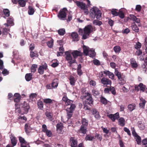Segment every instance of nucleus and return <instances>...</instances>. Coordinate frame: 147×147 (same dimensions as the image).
Segmentation results:
<instances>
[{
  "instance_id": "16",
  "label": "nucleus",
  "mask_w": 147,
  "mask_h": 147,
  "mask_svg": "<svg viewBox=\"0 0 147 147\" xmlns=\"http://www.w3.org/2000/svg\"><path fill=\"white\" fill-rule=\"evenodd\" d=\"M11 139V142L12 144L13 147L15 146L17 144V140L16 137L14 136H11L10 137Z\"/></svg>"
},
{
  "instance_id": "23",
  "label": "nucleus",
  "mask_w": 147,
  "mask_h": 147,
  "mask_svg": "<svg viewBox=\"0 0 147 147\" xmlns=\"http://www.w3.org/2000/svg\"><path fill=\"white\" fill-rule=\"evenodd\" d=\"M104 73L106 75L109 76V77L111 79L113 80L114 78V76L113 74L109 71H104Z\"/></svg>"
},
{
  "instance_id": "56",
  "label": "nucleus",
  "mask_w": 147,
  "mask_h": 147,
  "mask_svg": "<svg viewBox=\"0 0 147 147\" xmlns=\"http://www.w3.org/2000/svg\"><path fill=\"white\" fill-rule=\"evenodd\" d=\"M118 13L119 14L118 16H119L121 18L123 19L124 18V14L121 11H119L118 12Z\"/></svg>"
},
{
  "instance_id": "54",
  "label": "nucleus",
  "mask_w": 147,
  "mask_h": 147,
  "mask_svg": "<svg viewBox=\"0 0 147 147\" xmlns=\"http://www.w3.org/2000/svg\"><path fill=\"white\" fill-rule=\"evenodd\" d=\"M116 10L117 9H113L111 10V11L112 14L114 16H118L119 14L118 12L116 11Z\"/></svg>"
},
{
  "instance_id": "63",
  "label": "nucleus",
  "mask_w": 147,
  "mask_h": 147,
  "mask_svg": "<svg viewBox=\"0 0 147 147\" xmlns=\"http://www.w3.org/2000/svg\"><path fill=\"white\" fill-rule=\"evenodd\" d=\"M99 94V92L95 90H92V94L95 96H97Z\"/></svg>"
},
{
  "instance_id": "21",
  "label": "nucleus",
  "mask_w": 147,
  "mask_h": 147,
  "mask_svg": "<svg viewBox=\"0 0 147 147\" xmlns=\"http://www.w3.org/2000/svg\"><path fill=\"white\" fill-rule=\"evenodd\" d=\"M83 52L84 55L87 56L88 55L89 51V48L86 46L84 45L83 47Z\"/></svg>"
},
{
  "instance_id": "12",
  "label": "nucleus",
  "mask_w": 147,
  "mask_h": 147,
  "mask_svg": "<svg viewBox=\"0 0 147 147\" xmlns=\"http://www.w3.org/2000/svg\"><path fill=\"white\" fill-rule=\"evenodd\" d=\"M107 116L113 121H114L115 119H118L119 117L118 113H116L114 115L111 114L108 115Z\"/></svg>"
},
{
  "instance_id": "2",
  "label": "nucleus",
  "mask_w": 147,
  "mask_h": 147,
  "mask_svg": "<svg viewBox=\"0 0 147 147\" xmlns=\"http://www.w3.org/2000/svg\"><path fill=\"white\" fill-rule=\"evenodd\" d=\"M91 25H88L85 26L84 30L81 28L79 29L78 32L80 35L82 36V39H86L89 37L91 33Z\"/></svg>"
},
{
  "instance_id": "18",
  "label": "nucleus",
  "mask_w": 147,
  "mask_h": 147,
  "mask_svg": "<svg viewBox=\"0 0 147 147\" xmlns=\"http://www.w3.org/2000/svg\"><path fill=\"white\" fill-rule=\"evenodd\" d=\"M28 14L30 15H33L35 11L34 8L32 6H29L28 7Z\"/></svg>"
},
{
  "instance_id": "6",
  "label": "nucleus",
  "mask_w": 147,
  "mask_h": 147,
  "mask_svg": "<svg viewBox=\"0 0 147 147\" xmlns=\"http://www.w3.org/2000/svg\"><path fill=\"white\" fill-rule=\"evenodd\" d=\"M92 11L94 12L96 18L100 20L101 18L102 15L100 11L96 7H92Z\"/></svg>"
},
{
  "instance_id": "49",
  "label": "nucleus",
  "mask_w": 147,
  "mask_h": 147,
  "mask_svg": "<svg viewBox=\"0 0 147 147\" xmlns=\"http://www.w3.org/2000/svg\"><path fill=\"white\" fill-rule=\"evenodd\" d=\"M93 63L94 64L97 66H98L100 65V61L95 59H94L93 60Z\"/></svg>"
},
{
  "instance_id": "64",
  "label": "nucleus",
  "mask_w": 147,
  "mask_h": 147,
  "mask_svg": "<svg viewBox=\"0 0 147 147\" xmlns=\"http://www.w3.org/2000/svg\"><path fill=\"white\" fill-rule=\"evenodd\" d=\"M124 130L127 133V134L130 136V135H131V133H130V130H129V129H128L127 128V127H124Z\"/></svg>"
},
{
  "instance_id": "19",
  "label": "nucleus",
  "mask_w": 147,
  "mask_h": 147,
  "mask_svg": "<svg viewBox=\"0 0 147 147\" xmlns=\"http://www.w3.org/2000/svg\"><path fill=\"white\" fill-rule=\"evenodd\" d=\"M92 114L96 119H98L100 118V117L99 115V112L97 111L96 109H94L92 111Z\"/></svg>"
},
{
  "instance_id": "38",
  "label": "nucleus",
  "mask_w": 147,
  "mask_h": 147,
  "mask_svg": "<svg viewBox=\"0 0 147 147\" xmlns=\"http://www.w3.org/2000/svg\"><path fill=\"white\" fill-rule=\"evenodd\" d=\"M119 122L120 125L123 126L125 125V120L123 118H121L119 120Z\"/></svg>"
},
{
  "instance_id": "58",
  "label": "nucleus",
  "mask_w": 147,
  "mask_h": 147,
  "mask_svg": "<svg viewBox=\"0 0 147 147\" xmlns=\"http://www.w3.org/2000/svg\"><path fill=\"white\" fill-rule=\"evenodd\" d=\"M110 91H111L112 93L114 95H115L116 94V92H115V88L111 86L110 88Z\"/></svg>"
},
{
  "instance_id": "46",
  "label": "nucleus",
  "mask_w": 147,
  "mask_h": 147,
  "mask_svg": "<svg viewBox=\"0 0 147 147\" xmlns=\"http://www.w3.org/2000/svg\"><path fill=\"white\" fill-rule=\"evenodd\" d=\"M93 24L95 25H98L100 26L102 24V22L97 20H94L93 22Z\"/></svg>"
},
{
  "instance_id": "20",
  "label": "nucleus",
  "mask_w": 147,
  "mask_h": 147,
  "mask_svg": "<svg viewBox=\"0 0 147 147\" xmlns=\"http://www.w3.org/2000/svg\"><path fill=\"white\" fill-rule=\"evenodd\" d=\"M78 131L80 133H82L84 134H86L87 131V127L81 125Z\"/></svg>"
},
{
  "instance_id": "17",
  "label": "nucleus",
  "mask_w": 147,
  "mask_h": 147,
  "mask_svg": "<svg viewBox=\"0 0 147 147\" xmlns=\"http://www.w3.org/2000/svg\"><path fill=\"white\" fill-rule=\"evenodd\" d=\"M72 39L74 41H78L79 40L78 34L76 32H73L71 34Z\"/></svg>"
},
{
  "instance_id": "34",
  "label": "nucleus",
  "mask_w": 147,
  "mask_h": 147,
  "mask_svg": "<svg viewBox=\"0 0 147 147\" xmlns=\"http://www.w3.org/2000/svg\"><path fill=\"white\" fill-rule=\"evenodd\" d=\"M13 19L11 16L7 20V23L9 24L10 25L12 26L14 25L13 22Z\"/></svg>"
},
{
  "instance_id": "53",
  "label": "nucleus",
  "mask_w": 147,
  "mask_h": 147,
  "mask_svg": "<svg viewBox=\"0 0 147 147\" xmlns=\"http://www.w3.org/2000/svg\"><path fill=\"white\" fill-rule=\"evenodd\" d=\"M101 102L103 104L106 105L107 103V100L105 98L102 97L100 99Z\"/></svg>"
},
{
  "instance_id": "30",
  "label": "nucleus",
  "mask_w": 147,
  "mask_h": 147,
  "mask_svg": "<svg viewBox=\"0 0 147 147\" xmlns=\"http://www.w3.org/2000/svg\"><path fill=\"white\" fill-rule=\"evenodd\" d=\"M58 81L56 79L53 80L52 84L51 86L53 88H56L58 86Z\"/></svg>"
},
{
  "instance_id": "33",
  "label": "nucleus",
  "mask_w": 147,
  "mask_h": 147,
  "mask_svg": "<svg viewBox=\"0 0 147 147\" xmlns=\"http://www.w3.org/2000/svg\"><path fill=\"white\" fill-rule=\"evenodd\" d=\"M136 105L135 104H131L128 105V108L130 111H132L135 109Z\"/></svg>"
},
{
  "instance_id": "37",
  "label": "nucleus",
  "mask_w": 147,
  "mask_h": 147,
  "mask_svg": "<svg viewBox=\"0 0 147 147\" xmlns=\"http://www.w3.org/2000/svg\"><path fill=\"white\" fill-rule=\"evenodd\" d=\"M19 140L20 143L21 145H23V144H24L25 145L26 144L27 142L25 140L24 138L22 137L21 136L19 137Z\"/></svg>"
},
{
  "instance_id": "14",
  "label": "nucleus",
  "mask_w": 147,
  "mask_h": 147,
  "mask_svg": "<svg viewBox=\"0 0 147 147\" xmlns=\"http://www.w3.org/2000/svg\"><path fill=\"white\" fill-rule=\"evenodd\" d=\"M22 107L24 108V109L26 113H27L30 108V107L28 104L26 102H24L21 104Z\"/></svg>"
},
{
  "instance_id": "13",
  "label": "nucleus",
  "mask_w": 147,
  "mask_h": 147,
  "mask_svg": "<svg viewBox=\"0 0 147 147\" xmlns=\"http://www.w3.org/2000/svg\"><path fill=\"white\" fill-rule=\"evenodd\" d=\"M101 81V83L104 85H111V82L110 80L105 77L102 78Z\"/></svg>"
},
{
  "instance_id": "59",
  "label": "nucleus",
  "mask_w": 147,
  "mask_h": 147,
  "mask_svg": "<svg viewBox=\"0 0 147 147\" xmlns=\"http://www.w3.org/2000/svg\"><path fill=\"white\" fill-rule=\"evenodd\" d=\"M132 135L135 137L138 136V135L135 131V129L134 128L132 129Z\"/></svg>"
},
{
  "instance_id": "36",
  "label": "nucleus",
  "mask_w": 147,
  "mask_h": 147,
  "mask_svg": "<svg viewBox=\"0 0 147 147\" xmlns=\"http://www.w3.org/2000/svg\"><path fill=\"white\" fill-rule=\"evenodd\" d=\"M54 61V62H53L52 64L51 65V66L54 68L55 67L59 65V62L58 61L56 60H54L52 61Z\"/></svg>"
},
{
  "instance_id": "27",
  "label": "nucleus",
  "mask_w": 147,
  "mask_h": 147,
  "mask_svg": "<svg viewBox=\"0 0 147 147\" xmlns=\"http://www.w3.org/2000/svg\"><path fill=\"white\" fill-rule=\"evenodd\" d=\"M32 78V74L29 73L26 74L25 78L27 81H29L31 80Z\"/></svg>"
},
{
  "instance_id": "51",
  "label": "nucleus",
  "mask_w": 147,
  "mask_h": 147,
  "mask_svg": "<svg viewBox=\"0 0 147 147\" xmlns=\"http://www.w3.org/2000/svg\"><path fill=\"white\" fill-rule=\"evenodd\" d=\"M43 101L46 104L51 103L52 102V100L50 98L45 99Z\"/></svg>"
},
{
  "instance_id": "42",
  "label": "nucleus",
  "mask_w": 147,
  "mask_h": 147,
  "mask_svg": "<svg viewBox=\"0 0 147 147\" xmlns=\"http://www.w3.org/2000/svg\"><path fill=\"white\" fill-rule=\"evenodd\" d=\"M58 32L59 35L61 36L64 35L65 33V30L64 28L59 29L58 31Z\"/></svg>"
},
{
  "instance_id": "28",
  "label": "nucleus",
  "mask_w": 147,
  "mask_h": 147,
  "mask_svg": "<svg viewBox=\"0 0 147 147\" xmlns=\"http://www.w3.org/2000/svg\"><path fill=\"white\" fill-rule=\"evenodd\" d=\"M30 56L31 58L34 57H37L38 56V54L36 51H30Z\"/></svg>"
},
{
  "instance_id": "48",
  "label": "nucleus",
  "mask_w": 147,
  "mask_h": 147,
  "mask_svg": "<svg viewBox=\"0 0 147 147\" xmlns=\"http://www.w3.org/2000/svg\"><path fill=\"white\" fill-rule=\"evenodd\" d=\"M136 141L138 144H140L141 143V138L138 135L135 137Z\"/></svg>"
},
{
  "instance_id": "43",
  "label": "nucleus",
  "mask_w": 147,
  "mask_h": 147,
  "mask_svg": "<svg viewBox=\"0 0 147 147\" xmlns=\"http://www.w3.org/2000/svg\"><path fill=\"white\" fill-rule=\"evenodd\" d=\"M132 29L136 32H138L139 31V29L136 24H134L131 26Z\"/></svg>"
},
{
  "instance_id": "10",
  "label": "nucleus",
  "mask_w": 147,
  "mask_h": 147,
  "mask_svg": "<svg viewBox=\"0 0 147 147\" xmlns=\"http://www.w3.org/2000/svg\"><path fill=\"white\" fill-rule=\"evenodd\" d=\"M75 3L78 7L82 10L85 9L87 6L85 3L83 2L77 1L75 2Z\"/></svg>"
},
{
  "instance_id": "44",
  "label": "nucleus",
  "mask_w": 147,
  "mask_h": 147,
  "mask_svg": "<svg viewBox=\"0 0 147 147\" xmlns=\"http://www.w3.org/2000/svg\"><path fill=\"white\" fill-rule=\"evenodd\" d=\"M82 125L87 127L88 125V121L86 119L83 118L82 119Z\"/></svg>"
},
{
  "instance_id": "3",
  "label": "nucleus",
  "mask_w": 147,
  "mask_h": 147,
  "mask_svg": "<svg viewBox=\"0 0 147 147\" xmlns=\"http://www.w3.org/2000/svg\"><path fill=\"white\" fill-rule=\"evenodd\" d=\"M67 11V9L66 8H63L61 9L57 15L58 18L61 20H66V12Z\"/></svg>"
},
{
  "instance_id": "40",
  "label": "nucleus",
  "mask_w": 147,
  "mask_h": 147,
  "mask_svg": "<svg viewBox=\"0 0 147 147\" xmlns=\"http://www.w3.org/2000/svg\"><path fill=\"white\" fill-rule=\"evenodd\" d=\"M18 3L20 6L21 7H24L26 4V2L24 0H19L18 1Z\"/></svg>"
},
{
  "instance_id": "31",
  "label": "nucleus",
  "mask_w": 147,
  "mask_h": 147,
  "mask_svg": "<svg viewBox=\"0 0 147 147\" xmlns=\"http://www.w3.org/2000/svg\"><path fill=\"white\" fill-rule=\"evenodd\" d=\"M54 40L52 39L48 41L47 42L48 46L50 48H52L53 45Z\"/></svg>"
},
{
  "instance_id": "55",
  "label": "nucleus",
  "mask_w": 147,
  "mask_h": 147,
  "mask_svg": "<svg viewBox=\"0 0 147 147\" xmlns=\"http://www.w3.org/2000/svg\"><path fill=\"white\" fill-rule=\"evenodd\" d=\"M42 131L44 133H45L46 131H47L48 130L47 129V126L45 124H44L42 125Z\"/></svg>"
},
{
  "instance_id": "4",
  "label": "nucleus",
  "mask_w": 147,
  "mask_h": 147,
  "mask_svg": "<svg viewBox=\"0 0 147 147\" xmlns=\"http://www.w3.org/2000/svg\"><path fill=\"white\" fill-rule=\"evenodd\" d=\"M66 55V59L68 61H69L68 63L69 64V65L71 66L72 64L75 63L76 60L75 59H73L71 54L68 51H66L65 53Z\"/></svg>"
},
{
  "instance_id": "25",
  "label": "nucleus",
  "mask_w": 147,
  "mask_h": 147,
  "mask_svg": "<svg viewBox=\"0 0 147 147\" xmlns=\"http://www.w3.org/2000/svg\"><path fill=\"white\" fill-rule=\"evenodd\" d=\"M130 19L134 21H135L137 23H139L140 20L139 19L137 18L133 15H131L130 16Z\"/></svg>"
},
{
  "instance_id": "1",
  "label": "nucleus",
  "mask_w": 147,
  "mask_h": 147,
  "mask_svg": "<svg viewBox=\"0 0 147 147\" xmlns=\"http://www.w3.org/2000/svg\"><path fill=\"white\" fill-rule=\"evenodd\" d=\"M82 99H86L84 104L85 109L89 110H90L92 104V97L91 94L88 92L86 93L83 95Z\"/></svg>"
},
{
  "instance_id": "9",
  "label": "nucleus",
  "mask_w": 147,
  "mask_h": 147,
  "mask_svg": "<svg viewBox=\"0 0 147 147\" xmlns=\"http://www.w3.org/2000/svg\"><path fill=\"white\" fill-rule=\"evenodd\" d=\"M47 68V65L46 63L44 65L40 66L38 69V72L40 74H43L44 72V70H46Z\"/></svg>"
},
{
  "instance_id": "47",
  "label": "nucleus",
  "mask_w": 147,
  "mask_h": 147,
  "mask_svg": "<svg viewBox=\"0 0 147 147\" xmlns=\"http://www.w3.org/2000/svg\"><path fill=\"white\" fill-rule=\"evenodd\" d=\"M113 50L116 53H118L121 51V48L119 46H116L114 47Z\"/></svg>"
},
{
  "instance_id": "52",
  "label": "nucleus",
  "mask_w": 147,
  "mask_h": 147,
  "mask_svg": "<svg viewBox=\"0 0 147 147\" xmlns=\"http://www.w3.org/2000/svg\"><path fill=\"white\" fill-rule=\"evenodd\" d=\"M45 115L47 117L50 119H51L52 118L53 116L50 112H46L45 113Z\"/></svg>"
},
{
  "instance_id": "24",
  "label": "nucleus",
  "mask_w": 147,
  "mask_h": 147,
  "mask_svg": "<svg viewBox=\"0 0 147 147\" xmlns=\"http://www.w3.org/2000/svg\"><path fill=\"white\" fill-rule=\"evenodd\" d=\"M4 14L5 15L3 17L6 19L7 17H8L10 15V11L9 10L7 9H4L3 10Z\"/></svg>"
},
{
  "instance_id": "39",
  "label": "nucleus",
  "mask_w": 147,
  "mask_h": 147,
  "mask_svg": "<svg viewBox=\"0 0 147 147\" xmlns=\"http://www.w3.org/2000/svg\"><path fill=\"white\" fill-rule=\"evenodd\" d=\"M38 107L40 109L42 110L43 108V104L42 101L39 100L37 102Z\"/></svg>"
},
{
  "instance_id": "60",
  "label": "nucleus",
  "mask_w": 147,
  "mask_h": 147,
  "mask_svg": "<svg viewBox=\"0 0 147 147\" xmlns=\"http://www.w3.org/2000/svg\"><path fill=\"white\" fill-rule=\"evenodd\" d=\"M132 135L135 137L138 136V135L135 131V129L134 128L132 129Z\"/></svg>"
},
{
  "instance_id": "32",
  "label": "nucleus",
  "mask_w": 147,
  "mask_h": 147,
  "mask_svg": "<svg viewBox=\"0 0 147 147\" xmlns=\"http://www.w3.org/2000/svg\"><path fill=\"white\" fill-rule=\"evenodd\" d=\"M37 66V65L35 64H32L30 68L31 72L34 73L36 71Z\"/></svg>"
},
{
  "instance_id": "8",
  "label": "nucleus",
  "mask_w": 147,
  "mask_h": 147,
  "mask_svg": "<svg viewBox=\"0 0 147 147\" xmlns=\"http://www.w3.org/2000/svg\"><path fill=\"white\" fill-rule=\"evenodd\" d=\"M74 59H76L78 57H81L83 55V53L80 51L77 50L73 51L71 53Z\"/></svg>"
},
{
  "instance_id": "15",
  "label": "nucleus",
  "mask_w": 147,
  "mask_h": 147,
  "mask_svg": "<svg viewBox=\"0 0 147 147\" xmlns=\"http://www.w3.org/2000/svg\"><path fill=\"white\" fill-rule=\"evenodd\" d=\"M24 129L26 134H28L30 132L32 128L30 127L29 124L26 123L25 125Z\"/></svg>"
},
{
  "instance_id": "22",
  "label": "nucleus",
  "mask_w": 147,
  "mask_h": 147,
  "mask_svg": "<svg viewBox=\"0 0 147 147\" xmlns=\"http://www.w3.org/2000/svg\"><path fill=\"white\" fill-rule=\"evenodd\" d=\"M2 34L3 35H7L10 32V28L6 27L2 28Z\"/></svg>"
},
{
  "instance_id": "7",
  "label": "nucleus",
  "mask_w": 147,
  "mask_h": 147,
  "mask_svg": "<svg viewBox=\"0 0 147 147\" xmlns=\"http://www.w3.org/2000/svg\"><path fill=\"white\" fill-rule=\"evenodd\" d=\"M70 145L71 147H77L78 141L75 137H71L69 140Z\"/></svg>"
},
{
  "instance_id": "50",
  "label": "nucleus",
  "mask_w": 147,
  "mask_h": 147,
  "mask_svg": "<svg viewBox=\"0 0 147 147\" xmlns=\"http://www.w3.org/2000/svg\"><path fill=\"white\" fill-rule=\"evenodd\" d=\"M45 133V134L47 136L49 137H51L52 135L51 131L49 130H48Z\"/></svg>"
},
{
  "instance_id": "5",
  "label": "nucleus",
  "mask_w": 147,
  "mask_h": 147,
  "mask_svg": "<svg viewBox=\"0 0 147 147\" xmlns=\"http://www.w3.org/2000/svg\"><path fill=\"white\" fill-rule=\"evenodd\" d=\"M75 106L74 105H72L71 106V108H67L66 109L67 111V118L69 119L72 116L73 113L75 110Z\"/></svg>"
},
{
  "instance_id": "57",
  "label": "nucleus",
  "mask_w": 147,
  "mask_h": 147,
  "mask_svg": "<svg viewBox=\"0 0 147 147\" xmlns=\"http://www.w3.org/2000/svg\"><path fill=\"white\" fill-rule=\"evenodd\" d=\"M138 86L140 87V90L143 91H144L145 87L142 84H140L138 85Z\"/></svg>"
},
{
  "instance_id": "62",
  "label": "nucleus",
  "mask_w": 147,
  "mask_h": 147,
  "mask_svg": "<svg viewBox=\"0 0 147 147\" xmlns=\"http://www.w3.org/2000/svg\"><path fill=\"white\" fill-rule=\"evenodd\" d=\"M141 44L139 42H138L136 45L135 46V48L138 49L141 47Z\"/></svg>"
},
{
  "instance_id": "26",
  "label": "nucleus",
  "mask_w": 147,
  "mask_h": 147,
  "mask_svg": "<svg viewBox=\"0 0 147 147\" xmlns=\"http://www.w3.org/2000/svg\"><path fill=\"white\" fill-rule=\"evenodd\" d=\"M70 81V83L72 86H74L76 82V80L74 77L71 76L69 78Z\"/></svg>"
},
{
  "instance_id": "11",
  "label": "nucleus",
  "mask_w": 147,
  "mask_h": 147,
  "mask_svg": "<svg viewBox=\"0 0 147 147\" xmlns=\"http://www.w3.org/2000/svg\"><path fill=\"white\" fill-rule=\"evenodd\" d=\"M63 128V123H59L57 124V131L58 133L59 134L62 133Z\"/></svg>"
},
{
  "instance_id": "41",
  "label": "nucleus",
  "mask_w": 147,
  "mask_h": 147,
  "mask_svg": "<svg viewBox=\"0 0 147 147\" xmlns=\"http://www.w3.org/2000/svg\"><path fill=\"white\" fill-rule=\"evenodd\" d=\"M138 125L140 129L143 130L145 128V126L143 123H142L141 121H139L138 123Z\"/></svg>"
},
{
  "instance_id": "45",
  "label": "nucleus",
  "mask_w": 147,
  "mask_h": 147,
  "mask_svg": "<svg viewBox=\"0 0 147 147\" xmlns=\"http://www.w3.org/2000/svg\"><path fill=\"white\" fill-rule=\"evenodd\" d=\"M140 102L139 104L140 107L142 108H144L146 101L144 100L140 99Z\"/></svg>"
},
{
  "instance_id": "29",
  "label": "nucleus",
  "mask_w": 147,
  "mask_h": 147,
  "mask_svg": "<svg viewBox=\"0 0 147 147\" xmlns=\"http://www.w3.org/2000/svg\"><path fill=\"white\" fill-rule=\"evenodd\" d=\"M73 100H70L69 99L65 103V104L67 105H70V107H69L68 108H71V106H72V105H74L75 106V109L76 108V106L75 104H73Z\"/></svg>"
},
{
  "instance_id": "35",
  "label": "nucleus",
  "mask_w": 147,
  "mask_h": 147,
  "mask_svg": "<svg viewBox=\"0 0 147 147\" xmlns=\"http://www.w3.org/2000/svg\"><path fill=\"white\" fill-rule=\"evenodd\" d=\"M115 75L119 79L121 80L122 79L121 74L120 72L118 71L117 69H115Z\"/></svg>"
},
{
  "instance_id": "61",
  "label": "nucleus",
  "mask_w": 147,
  "mask_h": 147,
  "mask_svg": "<svg viewBox=\"0 0 147 147\" xmlns=\"http://www.w3.org/2000/svg\"><path fill=\"white\" fill-rule=\"evenodd\" d=\"M85 139L86 140H92V136L89 135H87L86 136Z\"/></svg>"
}]
</instances>
